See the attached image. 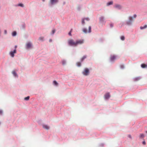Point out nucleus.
Instances as JSON below:
<instances>
[{"label": "nucleus", "instance_id": "1", "mask_svg": "<svg viewBox=\"0 0 147 147\" xmlns=\"http://www.w3.org/2000/svg\"><path fill=\"white\" fill-rule=\"evenodd\" d=\"M67 42L69 45L76 47V41H75L73 39H69Z\"/></svg>", "mask_w": 147, "mask_h": 147}, {"label": "nucleus", "instance_id": "2", "mask_svg": "<svg viewBox=\"0 0 147 147\" xmlns=\"http://www.w3.org/2000/svg\"><path fill=\"white\" fill-rule=\"evenodd\" d=\"M89 73V69L87 68H85L82 72V74H83L85 76H87L88 75Z\"/></svg>", "mask_w": 147, "mask_h": 147}, {"label": "nucleus", "instance_id": "3", "mask_svg": "<svg viewBox=\"0 0 147 147\" xmlns=\"http://www.w3.org/2000/svg\"><path fill=\"white\" fill-rule=\"evenodd\" d=\"M84 40L83 39H81L77 40L76 41V46H77L78 45L82 44L84 43Z\"/></svg>", "mask_w": 147, "mask_h": 147}, {"label": "nucleus", "instance_id": "4", "mask_svg": "<svg viewBox=\"0 0 147 147\" xmlns=\"http://www.w3.org/2000/svg\"><path fill=\"white\" fill-rule=\"evenodd\" d=\"M91 27L89 26L88 28V31L87 30V29L85 28H84L82 30L85 33H90L91 32Z\"/></svg>", "mask_w": 147, "mask_h": 147}, {"label": "nucleus", "instance_id": "5", "mask_svg": "<svg viewBox=\"0 0 147 147\" xmlns=\"http://www.w3.org/2000/svg\"><path fill=\"white\" fill-rule=\"evenodd\" d=\"M16 49H14L13 51H11L9 53V54L12 57H13L14 56V54L16 53Z\"/></svg>", "mask_w": 147, "mask_h": 147}, {"label": "nucleus", "instance_id": "6", "mask_svg": "<svg viewBox=\"0 0 147 147\" xmlns=\"http://www.w3.org/2000/svg\"><path fill=\"white\" fill-rule=\"evenodd\" d=\"M110 97V95L109 93H106L104 96V97L105 99H108Z\"/></svg>", "mask_w": 147, "mask_h": 147}, {"label": "nucleus", "instance_id": "7", "mask_svg": "<svg viewBox=\"0 0 147 147\" xmlns=\"http://www.w3.org/2000/svg\"><path fill=\"white\" fill-rule=\"evenodd\" d=\"M129 20L127 22V24L128 25H130L131 24V22L132 21V18L131 17H129Z\"/></svg>", "mask_w": 147, "mask_h": 147}, {"label": "nucleus", "instance_id": "8", "mask_svg": "<svg viewBox=\"0 0 147 147\" xmlns=\"http://www.w3.org/2000/svg\"><path fill=\"white\" fill-rule=\"evenodd\" d=\"M116 56L115 55H112L111 56L110 59L111 61H113L116 59Z\"/></svg>", "mask_w": 147, "mask_h": 147}, {"label": "nucleus", "instance_id": "9", "mask_svg": "<svg viewBox=\"0 0 147 147\" xmlns=\"http://www.w3.org/2000/svg\"><path fill=\"white\" fill-rule=\"evenodd\" d=\"M114 7H115L117 8L118 9H120L122 8L121 6L119 4H115V5Z\"/></svg>", "mask_w": 147, "mask_h": 147}, {"label": "nucleus", "instance_id": "10", "mask_svg": "<svg viewBox=\"0 0 147 147\" xmlns=\"http://www.w3.org/2000/svg\"><path fill=\"white\" fill-rule=\"evenodd\" d=\"M32 46L30 42H28L26 44V47L27 48H29L31 47Z\"/></svg>", "mask_w": 147, "mask_h": 147}, {"label": "nucleus", "instance_id": "11", "mask_svg": "<svg viewBox=\"0 0 147 147\" xmlns=\"http://www.w3.org/2000/svg\"><path fill=\"white\" fill-rule=\"evenodd\" d=\"M51 2L52 4H53L54 3H57L58 1V0H51Z\"/></svg>", "mask_w": 147, "mask_h": 147}, {"label": "nucleus", "instance_id": "12", "mask_svg": "<svg viewBox=\"0 0 147 147\" xmlns=\"http://www.w3.org/2000/svg\"><path fill=\"white\" fill-rule=\"evenodd\" d=\"M43 127L44 128L47 129H49V127L46 125H43Z\"/></svg>", "mask_w": 147, "mask_h": 147}, {"label": "nucleus", "instance_id": "13", "mask_svg": "<svg viewBox=\"0 0 147 147\" xmlns=\"http://www.w3.org/2000/svg\"><path fill=\"white\" fill-rule=\"evenodd\" d=\"M141 67L142 68H145L146 67H147V65L145 64H142L141 65Z\"/></svg>", "mask_w": 147, "mask_h": 147}, {"label": "nucleus", "instance_id": "14", "mask_svg": "<svg viewBox=\"0 0 147 147\" xmlns=\"http://www.w3.org/2000/svg\"><path fill=\"white\" fill-rule=\"evenodd\" d=\"M146 28H147V25H145L144 26H141L140 27V28L142 30L145 29Z\"/></svg>", "mask_w": 147, "mask_h": 147}, {"label": "nucleus", "instance_id": "15", "mask_svg": "<svg viewBox=\"0 0 147 147\" xmlns=\"http://www.w3.org/2000/svg\"><path fill=\"white\" fill-rule=\"evenodd\" d=\"M12 73L14 75V76L15 77H17L18 76L16 74V73L15 71H13L12 72Z\"/></svg>", "mask_w": 147, "mask_h": 147}, {"label": "nucleus", "instance_id": "16", "mask_svg": "<svg viewBox=\"0 0 147 147\" xmlns=\"http://www.w3.org/2000/svg\"><path fill=\"white\" fill-rule=\"evenodd\" d=\"M113 3V2L112 1H111L110 2H109L107 3V6H108L109 5H112Z\"/></svg>", "mask_w": 147, "mask_h": 147}, {"label": "nucleus", "instance_id": "17", "mask_svg": "<svg viewBox=\"0 0 147 147\" xmlns=\"http://www.w3.org/2000/svg\"><path fill=\"white\" fill-rule=\"evenodd\" d=\"M53 84L57 86L58 85V83L56 81H54L53 82Z\"/></svg>", "mask_w": 147, "mask_h": 147}, {"label": "nucleus", "instance_id": "18", "mask_svg": "<svg viewBox=\"0 0 147 147\" xmlns=\"http://www.w3.org/2000/svg\"><path fill=\"white\" fill-rule=\"evenodd\" d=\"M104 18L103 17H101L100 18V20L101 21H103L104 20Z\"/></svg>", "mask_w": 147, "mask_h": 147}, {"label": "nucleus", "instance_id": "19", "mask_svg": "<svg viewBox=\"0 0 147 147\" xmlns=\"http://www.w3.org/2000/svg\"><path fill=\"white\" fill-rule=\"evenodd\" d=\"M86 56H84L81 59V61H83V60L86 59Z\"/></svg>", "mask_w": 147, "mask_h": 147}, {"label": "nucleus", "instance_id": "20", "mask_svg": "<svg viewBox=\"0 0 147 147\" xmlns=\"http://www.w3.org/2000/svg\"><path fill=\"white\" fill-rule=\"evenodd\" d=\"M30 98V96H28L27 97H25L24 98V100H29Z\"/></svg>", "mask_w": 147, "mask_h": 147}, {"label": "nucleus", "instance_id": "21", "mask_svg": "<svg viewBox=\"0 0 147 147\" xmlns=\"http://www.w3.org/2000/svg\"><path fill=\"white\" fill-rule=\"evenodd\" d=\"M77 65L78 67H80L81 65V63L80 62H78L77 63Z\"/></svg>", "mask_w": 147, "mask_h": 147}, {"label": "nucleus", "instance_id": "22", "mask_svg": "<svg viewBox=\"0 0 147 147\" xmlns=\"http://www.w3.org/2000/svg\"><path fill=\"white\" fill-rule=\"evenodd\" d=\"M16 34V32L15 31H14L12 33V35L13 36H15Z\"/></svg>", "mask_w": 147, "mask_h": 147}, {"label": "nucleus", "instance_id": "23", "mask_svg": "<svg viewBox=\"0 0 147 147\" xmlns=\"http://www.w3.org/2000/svg\"><path fill=\"white\" fill-rule=\"evenodd\" d=\"M125 38L124 36H121V39L122 40H125Z\"/></svg>", "mask_w": 147, "mask_h": 147}, {"label": "nucleus", "instance_id": "24", "mask_svg": "<svg viewBox=\"0 0 147 147\" xmlns=\"http://www.w3.org/2000/svg\"><path fill=\"white\" fill-rule=\"evenodd\" d=\"M84 19L83 18L82 19V24H85Z\"/></svg>", "mask_w": 147, "mask_h": 147}, {"label": "nucleus", "instance_id": "25", "mask_svg": "<svg viewBox=\"0 0 147 147\" xmlns=\"http://www.w3.org/2000/svg\"><path fill=\"white\" fill-rule=\"evenodd\" d=\"M140 137L141 138H144V136L143 134H141L140 136Z\"/></svg>", "mask_w": 147, "mask_h": 147}, {"label": "nucleus", "instance_id": "26", "mask_svg": "<svg viewBox=\"0 0 147 147\" xmlns=\"http://www.w3.org/2000/svg\"><path fill=\"white\" fill-rule=\"evenodd\" d=\"M18 6H21L22 7H23L24 6V5L22 3H20L18 5Z\"/></svg>", "mask_w": 147, "mask_h": 147}, {"label": "nucleus", "instance_id": "27", "mask_svg": "<svg viewBox=\"0 0 147 147\" xmlns=\"http://www.w3.org/2000/svg\"><path fill=\"white\" fill-rule=\"evenodd\" d=\"M120 67L122 69H123L124 68V65H120Z\"/></svg>", "mask_w": 147, "mask_h": 147}, {"label": "nucleus", "instance_id": "28", "mask_svg": "<svg viewBox=\"0 0 147 147\" xmlns=\"http://www.w3.org/2000/svg\"><path fill=\"white\" fill-rule=\"evenodd\" d=\"M72 30V29H71L70 32L69 33V35L70 36H71V32Z\"/></svg>", "mask_w": 147, "mask_h": 147}, {"label": "nucleus", "instance_id": "29", "mask_svg": "<svg viewBox=\"0 0 147 147\" xmlns=\"http://www.w3.org/2000/svg\"><path fill=\"white\" fill-rule=\"evenodd\" d=\"M113 26V24H110V26L111 28H112Z\"/></svg>", "mask_w": 147, "mask_h": 147}, {"label": "nucleus", "instance_id": "30", "mask_svg": "<svg viewBox=\"0 0 147 147\" xmlns=\"http://www.w3.org/2000/svg\"><path fill=\"white\" fill-rule=\"evenodd\" d=\"M55 32V30H52V32L53 34H54Z\"/></svg>", "mask_w": 147, "mask_h": 147}, {"label": "nucleus", "instance_id": "31", "mask_svg": "<svg viewBox=\"0 0 147 147\" xmlns=\"http://www.w3.org/2000/svg\"><path fill=\"white\" fill-rule=\"evenodd\" d=\"M85 20H86L87 21H89V19L88 18H86L84 19Z\"/></svg>", "mask_w": 147, "mask_h": 147}, {"label": "nucleus", "instance_id": "32", "mask_svg": "<svg viewBox=\"0 0 147 147\" xmlns=\"http://www.w3.org/2000/svg\"><path fill=\"white\" fill-rule=\"evenodd\" d=\"M3 113V111L2 110H0V115H1Z\"/></svg>", "mask_w": 147, "mask_h": 147}, {"label": "nucleus", "instance_id": "33", "mask_svg": "<svg viewBox=\"0 0 147 147\" xmlns=\"http://www.w3.org/2000/svg\"><path fill=\"white\" fill-rule=\"evenodd\" d=\"M136 14H134L133 16V17L134 18H135L136 17Z\"/></svg>", "mask_w": 147, "mask_h": 147}, {"label": "nucleus", "instance_id": "34", "mask_svg": "<svg viewBox=\"0 0 147 147\" xmlns=\"http://www.w3.org/2000/svg\"><path fill=\"white\" fill-rule=\"evenodd\" d=\"M143 144L145 145L146 144V142L145 141H144L143 142Z\"/></svg>", "mask_w": 147, "mask_h": 147}, {"label": "nucleus", "instance_id": "35", "mask_svg": "<svg viewBox=\"0 0 147 147\" xmlns=\"http://www.w3.org/2000/svg\"><path fill=\"white\" fill-rule=\"evenodd\" d=\"M43 38L42 37H40L39 39L40 40H42L43 39Z\"/></svg>", "mask_w": 147, "mask_h": 147}, {"label": "nucleus", "instance_id": "36", "mask_svg": "<svg viewBox=\"0 0 147 147\" xmlns=\"http://www.w3.org/2000/svg\"><path fill=\"white\" fill-rule=\"evenodd\" d=\"M65 64V62L64 61H63V64Z\"/></svg>", "mask_w": 147, "mask_h": 147}, {"label": "nucleus", "instance_id": "37", "mask_svg": "<svg viewBox=\"0 0 147 147\" xmlns=\"http://www.w3.org/2000/svg\"><path fill=\"white\" fill-rule=\"evenodd\" d=\"M17 46L16 45V46H15V49H16V48H17Z\"/></svg>", "mask_w": 147, "mask_h": 147}, {"label": "nucleus", "instance_id": "38", "mask_svg": "<svg viewBox=\"0 0 147 147\" xmlns=\"http://www.w3.org/2000/svg\"><path fill=\"white\" fill-rule=\"evenodd\" d=\"M5 34H6L7 33V31L6 30H5Z\"/></svg>", "mask_w": 147, "mask_h": 147}, {"label": "nucleus", "instance_id": "39", "mask_svg": "<svg viewBox=\"0 0 147 147\" xmlns=\"http://www.w3.org/2000/svg\"><path fill=\"white\" fill-rule=\"evenodd\" d=\"M43 2H44L45 0H42Z\"/></svg>", "mask_w": 147, "mask_h": 147}, {"label": "nucleus", "instance_id": "40", "mask_svg": "<svg viewBox=\"0 0 147 147\" xmlns=\"http://www.w3.org/2000/svg\"><path fill=\"white\" fill-rule=\"evenodd\" d=\"M146 133H147V131H146Z\"/></svg>", "mask_w": 147, "mask_h": 147}]
</instances>
